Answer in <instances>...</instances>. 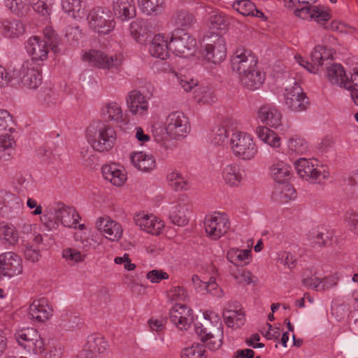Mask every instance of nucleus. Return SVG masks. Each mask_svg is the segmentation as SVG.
<instances>
[{
    "label": "nucleus",
    "instance_id": "obj_1",
    "mask_svg": "<svg viewBox=\"0 0 358 358\" xmlns=\"http://www.w3.org/2000/svg\"><path fill=\"white\" fill-rule=\"evenodd\" d=\"M203 315V322L196 323L195 331L206 347L211 351H215L222 344L223 324L220 315L216 313L206 311Z\"/></svg>",
    "mask_w": 358,
    "mask_h": 358
},
{
    "label": "nucleus",
    "instance_id": "obj_2",
    "mask_svg": "<svg viewBox=\"0 0 358 358\" xmlns=\"http://www.w3.org/2000/svg\"><path fill=\"white\" fill-rule=\"evenodd\" d=\"M87 137L94 150L108 152L115 143L116 132L112 127L99 122L90 125Z\"/></svg>",
    "mask_w": 358,
    "mask_h": 358
},
{
    "label": "nucleus",
    "instance_id": "obj_3",
    "mask_svg": "<svg viewBox=\"0 0 358 358\" xmlns=\"http://www.w3.org/2000/svg\"><path fill=\"white\" fill-rule=\"evenodd\" d=\"M231 148L234 154L243 159L250 160L255 157L257 148L250 134L236 131L230 139Z\"/></svg>",
    "mask_w": 358,
    "mask_h": 358
},
{
    "label": "nucleus",
    "instance_id": "obj_4",
    "mask_svg": "<svg viewBox=\"0 0 358 358\" xmlns=\"http://www.w3.org/2000/svg\"><path fill=\"white\" fill-rule=\"evenodd\" d=\"M295 168L299 176L309 182H320L329 177V173L314 159L301 158L296 162Z\"/></svg>",
    "mask_w": 358,
    "mask_h": 358
},
{
    "label": "nucleus",
    "instance_id": "obj_5",
    "mask_svg": "<svg viewBox=\"0 0 358 358\" xmlns=\"http://www.w3.org/2000/svg\"><path fill=\"white\" fill-rule=\"evenodd\" d=\"M89 25L99 34H109L115 26V22L110 12L106 8L96 7L88 15Z\"/></svg>",
    "mask_w": 358,
    "mask_h": 358
},
{
    "label": "nucleus",
    "instance_id": "obj_6",
    "mask_svg": "<svg viewBox=\"0 0 358 358\" xmlns=\"http://www.w3.org/2000/svg\"><path fill=\"white\" fill-rule=\"evenodd\" d=\"M13 76L14 80L18 79L29 89H36L42 83L38 65L33 60H27L24 62L20 69H14Z\"/></svg>",
    "mask_w": 358,
    "mask_h": 358
},
{
    "label": "nucleus",
    "instance_id": "obj_7",
    "mask_svg": "<svg viewBox=\"0 0 358 358\" xmlns=\"http://www.w3.org/2000/svg\"><path fill=\"white\" fill-rule=\"evenodd\" d=\"M203 224L207 236L214 241L224 236L230 229L227 216L218 212L206 215Z\"/></svg>",
    "mask_w": 358,
    "mask_h": 358
},
{
    "label": "nucleus",
    "instance_id": "obj_8",
    "mask_svg": "<svg viewBox=\"0 0 358 358\" xmlns=\"http://www.w3.org/2000/svg\"><path fill=\"white\" fill-rule=\"evenodd\" d=\"M84 59L93 66L103 69H117L122 64L124 57L121 54L108 55L99 50H91L86 52Z\"/></svg>",
    "mask_w": 358,
    "mask_h": 358
},
{
    "label": "nucleus",
    "instance_id": "obj_9",
    "mask_svg": "<svg viewBox=\"0 0 358 358\" xmlns=\"http://www.w3.org/2000/svg\"><path fill=\"white\" fill-rule=\"evenodd\" d=\"M188 129V119L184 113L175 111L170 113L166 119V136L158 138L157 141L164 140L167 137L178 138L186 136Z\"/></svg>",
    "mask_w": 358,
    "mask_h": 358
},
{
    "label": "nucleus",
    "instance_id": "obj_10",
    "mask_svg": "<svg viewBox=\"0 0 358 358\" xmlns=\"http://www.w3.org/2000/svg\"><path fill=\"white\" fill-rule=\"evenodd\" d=\"M196 40L189 33L176 30L171 38L169 48L180 57H187L194 52Z\"/></svg>",
    "mask_w": 358,
    "mask_h": 358
},
{
    "label": "nucleus",
    "instance_id": "obj_11",
    "mask_svg": "<svg viewBox=\"0 0 358 358\" xmlns=\"http://www.w3.org/2000/svg\"><path fill=\"white\" fill-rule=\"evenodd\" d=\"M15 337L19 345L29 352L40 354L44 351V341L34 328L20 330L15 334Z\"/></svg>",
    "mask_w": 358,
    "mask_h": 358
},
{
    "label": "nucleus",
    "instance_id": "obj_12",
    "mask_svg": "<svg viewBox=\"0 0 358 358\" xmlns=\"http://www.w3.org/2000/svg\"><path fill=\"white\" fill-rule=\"evenodd\" d=\"M207 40L203 53L204 57L208 62L219 64L226 57L225 41L217 33H213Z\"/></svg>",
    "mask_w": 358,
    "mask_h": 358
},
{
    "label": "nucleus",
    "instance_id": "obj_13",
    "mask_svg": "<svg viewBox=\"0 0 358 358\" xmlns=\"http://www.w3.org/2000/svg\"><path fill=\"white\" fill-rule=\"evenodd\" d=\"M231 64L233 71L241 74L257 67V58L250 50L238 48L231 57Z\"/></svg>",
    "mask_w": 358,
    "mask_h": 358
},
{
    "label": "nucleus",
    "instance_id": "obj_14",
    "mask_svg": "<svg viewBox=\"0 0 358 358\" xmlns=\"http://www.w3.org/2000/svg\"><path fill=\"white\" fill-rule=\"evenodd\" d=\"M285 104L292 111H302L307 108L309 101L298 83H294L292 87L286 88Z\"/></svg>",
    "mask_w": 358,
    "mask_h": 358
},
{
    "label": "nucleus",
    "instance_id": "obj_15",
    "mask_svg": "<svg viewBox=\"0 0 358 358\" xmlns=\"http://www.w3.org/2000/svg\"><path fill=\"white\" fill-rule=\"evenodd\" d=\"M170 321L179 329L187 330L193 320L192 310L185 304L176 303L169 310Z\"/></svg>",
    "mask_w": 358,
    "mask_h": 358
},
{
    "label": "nucleus",
    "instance_id": "obj_16",
    "mask_svg": "<svg viewBox=\"0 0 358 358\" xmlns=\"http://www.w3.org/2000/svg\"><path fill=\"white\" fill-rule=\"evenodd\" d=\"M22 259L17 254L8 252L0 255V273L12 278L22 273Z\"/></svg>",
    "mask_w": 358,
    "mask_h": 358
},
{
    "label": "nucleus",
    "instance_id": "obj_17",
    "mask_svg": "<svg viewBox=\"0 0 358 358\" xmlns=\"http://www.w3.org/2000/svg\"><path fill=\"white\" fill-rule=\"evenodd\" d=\"M96 224L97 229L110 241H117L122 237L123 231L122 226L108 217H99Z\"/></svg>",
    "mask_w": 358,
    "mask_h": 358
},
{
    "label": "nucleus",
    "instance_id": "obj_18",
    "mask_svg": "<svg viewBox=\"0 0 358 358\" xmlns=\"http://www.w3.org/2000/svg\"><path fill=\"white\" fill-rule=\"evenodd\" d=\"M258 117L264 124L273 128L282 124V114L279 110L271 104L262 106L258 110Z\"/></svg>",
    "mask_w": 358,
    "mask_h": 358
},
{
    "label": "nucleus",
    "instance_id": "obj_19",
    "mask_svg": "<svg viewBox=\"0 0 358 358\" xmlns=\"http://www.w3.org/2000/svg\"><path fill=\"white\" fill-rule=\"evenodd\" d=\"M52 309L48 304L46 298L34 300L29 306V314L31 319L43 322L48 320L52 315Z\"/></svg>",
    "mask_w": 358,
    "mask_h": 358
},
{
    "label": "nucleus",
    "instance_id": "obj_20",
    "mask_svg": "<svg viewBox=\"0 0 358 358\" xmlns=\"http://www.w3.org/2000/svg\"><path fill=\"white\" fill-rule=\"evenodd\" d=\"M48 42L39 36L31 37L27 44V50L31 56L33 61H44L48 58Z\"/></svg>",
    "mask_w": 358,
    "mask_h": 358
},
{
    "label": "nucleus",
    "instance_id": "obj_21",
    "mask_svg": "<svg viewBox=\"0 0 358 358\" xmlns=\"http://www.w3.org/2000/svg\"><path fill=\"white\" fill-rule=\"evenodd\" d=\"M55 216L62 225L69 228H76L80 218L74 208L65 206L64 203L57 205L55 209Z\"/></svg>",
    "mask_w": 358,
    "mask_h": 358
},
{
    "label": "nucleus",
    "instance_id": "obj_22",
    "mask_svg": "<svg viewBox=\"0 0 358 358\" xmlns=\"http://www.w3.org/2000/svg\"><path fill=\"white\" fill-rule=\"evenodd\" d=\"M196 19L195 15L185 9H178L172 15L171 22L176 30L183 31L193 27L196 23Z\"/></svg>",
    "mask_w": 358,
    "mask_h": 358
},
{
    "label": "nucleus",
    "instance_id": "obj_23",
    "mask_svg": "<svg viewBox=\"0 0 358 358\" xmlns=\"http://www.w3.org/2000/svg\"><path fill=\"white\" fill-rule=\"evenodd\" d=\"M103 178L115 186L120 187L127 180V174L124 169L116 164H106L102 166Z\"/></svg>",
    "mask_w": 358,
    "mask_h": 358
},
{
    "label": "nucleus",
    "instance_id": "obj_24",
    "mask_svg": "<svg viewBox=\"0 0 358 358\" xmlns=\"http://www.w3.org/2000/svg\"><path fill=\"white\" fill-rule=\"evenodd\" d=\"M241 85L250 90L259 89L264 82L265 75L257 67L239 74Z\"/></svg>",
    "mask_w": 358,
    "mask_h": 358
},
{
    "label": "nucleus",
    "instance_id": "obj_25",
    "mask_svg": "<svg viewBox=\"0 0 358 358\" xmlns=\"http://www.w3.org/2000/svg\"><path fill=\"white\" fill-rule=\"evenodd\" d=\"M134 220L136 225L142 230L153 235L159 234L164 227L162 221L158 220L154 215L138 214Z\"/></svg>",
    "mask_w": 358,
    "mask_h": 358
},
{
    "label": "nucleus",
    "instance_id": "obj_26",
    "mask_svg": "<svg viewBox=\"0 0 358 358\" xmlns=\"http://www.w3.org/2000/svg\"><path fill=\"white\" fill-rule=\"evenodd\" d=\"M127 105L134 115H143L148 109V103L145 96L138 90L131 91L127 97Z\"/></svg>",
    "mask_w": 358,
    "mask_h": 358
},
{
    "label": "nucleus",
    "instance_id": "obj_27",
    "mask_svg": "<svg viewBox=\"0 0 358 358\" xmlns=\"http://www.w3.org/2000/svg\"><path fill=\"white\" fill-rule=\"evenodd\" d=\"M113 12L122 21L128 20L136 16V7L134 0H113Z\"/></svg>",
    "mask_w": 358,
    "mask_h": 358
},
{
    "label": "nucleus",
    "instance_id": "obj_28",
    "mask_svg": "<svg viewBox=\"0 0 358 358\" xmlns=\"http://www.w3.org/2000/svg\"><path fill=\"white\" fill-rule=\"evenodd\" d=\"M189 213L190 206L189 202L187 200L182 199L172 208L169 217L174 224L185 226L188 223Z\"/></svg>",
    "mask_w": 358,
    "mask_h": 358
},
{
    "label": "nucleus",
    "instance_id": "obj_29",
    "mask_svg": "<svg viewBox=\"0 0 358 358\" xmlns=\"http://www.w3.org/2000/svg\"><path fill=\"white\" fill-rule=\"evenodd\" d=\"M327 76L329 80L334 85L341 87L350 88L349 80L348 79L343 67L338 64H333L327 69Z\"/></svg>",
    "mask_w": 358,
    "mask_h": 358
},
{
    "label": "nucleus",
    "instance_id": "obj_30",
    "mask_svg": "<svg viewBox=\"0 0 358 358\" xmlns=\"http://www.w3.org/2000/svg\"><path fill=\"white\" fill-rule=\"evenodd\" d=\"M132 164L139 171L149 172L155 167V159L152 155H147L143 152L132 153L130 155Z\"/></svg>",
    "mask_w": 358,
    "mask_h": 358
},
{
    "label": "nucleus",
    "instance_id": "obj_31",
    "mask_svg": "<svg viewBox=\"0 0 358 358\" xmlns=\"http://www.w3.org/2000/svg\"><path fill=\"white\" fill-rule=\"evenodd\" d=\"M103 115L108 120L114 121L120 127L127 125L129 122L126 115H123L120 105L115 102L108 103L103 109Z\"/></svg>",
    "mask_w": 358,
    "mask_h": 358
},
{
    "label": "nucleus",
    "instance_id": "obj_32",
    "mask_svg": "<svg viewBox=\"0 0 358 358\" xmlns=\"http://www.w3.org/2000/svg\"><path fill=\"white\" fill-rule=\"evenodd\" d=\"M169 43L164 35L157 34L150 45L149 51L152 57L165 59L169 56Z\"/></svg>",
    "mask_w": 358,
    "mask_h": 358
},
{
    "label": "nucleus",
    "instance_id": "obj_33",
    "mask_svg": "<svg viewBox=\"0 0 358 358\" xmlns=\"http://www.w3.org/2000/svg\"><path fill=\"white\" fill-rule=\"evenodd\" d=\"M292 168L283 162H278L271 167V173L273 180L278 183H285L291 178Z\"/></svg>",
    "mask_w": 358,
    "mask_h": 358
},
{
    "label": "nucleus",
    "instance_id": "obj_34",
    "mask_svg": "<svg viewBox=\"0 0 358 358\" xmlns=\"http://www.w3.org/2000/svg\"><path fill=\"white\" fill-rule=\"evenodd\" d=\"M222 178L224 182L231 186H238L242 180L240 169L236 164L227 165L222 171Z\"/></svg>",
    "mask_w": 358,
    "mask_h": 358
},
{
    "label": "nucleus",
    "instance_id": "obj_35",
    "mask_svg": "<svg viewBox=\"0 0 358 358\" xmlns=\"http://www.w3.org/2000/svg\"><path fill=\"white\" fill-rule=\"evenodd\" d=\"M223 318L229 327L234 329L239 328L245 322V314L241 310H224Z\"/></svg>",
    "mask_w": 358,
    "mask_h": 358
},
{
    "label": "nucleus",
    "instance_id": "obj_36",
    "mask_svg": "<svg viewBox=\"0 0 358 358\" xmlns=\"http://www.w3.org/2000/svg\"><path fill=\"white\" fill-rule=\"evenodd\" d=\"M258 137L264 143L273 148H279L280 138L267 127L259 126L256 129Z\"/></svg>",
    "mask_w": 358,
    "mask_h": 358
},
{
    "label": "nucleus",
    "instance_id": "obj_37",
    "mask_svg": "<svg viewBox=\"0 0 358 358\" xmlns=\"http://www.w3.org/2000/svg\"><path fill=\"white\" fill-rule=\"evenodd\" d=\"M330 56V52L327 51L326 47L317 45L311 52V63L310 66L315 71V73L318 71V68L323 64V61L327 59Z\"/></svg>",
    "mask_w": 358,
    "mask_h": 358
},
{
    "label": "nucleus",
    "instance_id": "obj_38",
    "mask_svg": "<svg viewBox=\"0 0 358 358\" xmlns=\"http://www.w3.org/2000/svg\"><path fill=\"white\" fill-rule=\"evenodd\" d=\"M87 345L88 348L85 350V357L84 355H80L81 357H83V358H94L95 353H103L107 344L103 338L97 337L93 338L92 341H88Z\"/></svg>",
    "mask_w": 358,
    "mask_h": 358
},
{
    "label": "nucleus",
    "instance_id": "obj_39",
    "mask_svg": "<svg viewBox=\"0 0 358 358\" xmlns=\"http://www.w3.org/2000/svg\"><path fill=\"white\" fill-rule=\"evenodd\" d=\"M2 31L5 36L10 38L22 34L24 31V27L18 20L5 22L2 24Z\"/></svg>",
    "mask_w": 358,
    "mask_h": 358
},
{
    "label": "nucleus",
    "instance_id": "obj_40",
    "mask_svg": "<svg viewBox=\"0 0 358 358\" xmlns=\"http://www.w3.org/2000/svg\"><path fill=\"white\" fill-rule=\"evenodd\" d=\"M130 34L137 41H143L148 33V28L145 21L137 20L133 21L129 26Z\"/></svg>",
    "mask_w": 358,
    "mask_h": 358
},
{
    "label": "nucleus",
    "instance_id": "obj_41",
    "mask_svg": "<svg viewBox=\"0 0 358 358\" xmlns=\"http://www.w3.org/2000/svg\"><path fill=\"white\" fill-rule=\"evenodd\" d=\"M275 200L281 203H287L295 196V190L289 185H285L280 187H276L273 193Z\"/></svg>",
    "mask_w": 358,
    "mask_h": 358
},
{
    "label": "nucleus",
    "instance_id": "obj_42",
    "mask_svg": "<svg viewBox=\"0 0 358 358\" xmlns=\"http://www.w3.org/2000/svg\"><path fill=\"white\" fill-rule=\"evenodd\" d=\"M181 358H206L203 345L196 343L184 348L180 354Z\"/></svg>",
    "mask_w": 358,
    "mask_h": 358
},
{
    "label": "nucleus",
    "instance_id": "obj_43",
    "mask_svg": "<svg viewBox=\"0 0 358 358\" xmlns=\"http://www.w3.org/2000/svg\"><path fill=\"white\" fill-rule=\"evenodd\" d=\"M250 251L248 250L231 249L227 252V259L235 265H242L248 258Z\"/></svg>",
    "mask_w": 358,
    "mask_h": 358
},
{
    "label": "nucleus",
    "instance_id": "obj_44",
    "mask_svg": "<svg viewBox=\"0 0 358 358\" xmlns=\"http://www.w3.org/2000/svg\"><path fill=\"white\" fill-rule=\"evenodd\" d=\"M143 10L148 15L160 13L164 8V0H142Z\"/></svg>",
    "mask_w": 358,
    "mask_h": 358
},
{
    "label": "nucleus",
    "instance_id": "obj_45",
    "mask_svg": "<svg viewBox=\"0 0 358 358\" xmlns=\"http://www.w3.org/2000/svg\"><path fill=\"white\" fill-rule=\"evenodd\" d=\"M232 7L239 13L245 16L253 15L255 5L250 0H240L234 2Z\"/></svg>",
    "mask_w": 358,
    "mask_h": 358
},
{
    "label": "nucleus",
    "instance_id": "obj_46",
    "mask_svg": "<svg viewBox=\"0 0 358 358\" xmlns=\"http://www.w3.org/2000/svg\"><path fill=\"white\" fill-rule=\"evenodd\" d=\"M333 231L322 228L317 231L315 236H313V243L319 246H325L330 243L333 237Z\"/></svg>",
    "mask_w": 358,
    "mask_h": 358
},
{
    "label": "nucleus",
    "instance_id": "obj_47",
    "mask_svg": "<svg viewBox=\"0 0 358 358\" xmlns=\"http://www.w3.org/2000/svg\"><path fill=\"white\" fill-rule=\"evenodd\" d=\"M194 93H196L195 99H196L197 103L208 104L215 101L216 97L210 89H198Z\"/></svg>",
    "mask_w": 358,
    "mask_h": 358
},
{
    "label": "nucleus",
    "instance_id": "obj_48",
    "mask_svg": "<svg viewBox=\"0 0 358 358\" xmlns=\"http://www.w3.org/2000/svg\"><path fill=\"white\" fill-rule=\"evenodd\" d=\"M350 88H348L351 92V97L355 104L358 105V66L353 69L351 78L349 80Z\"/></svg>",
    "mask_w": 358,
    "mask_h": 358
},
{
    "label": "nucleus",
    "instance_id": "obj_49",
    "mask_svg": "<svg viewBox=\"0 0 358 358\" xmlns=\"http://www.w3.org/2000/svg\"><path fill=\"white\" fill-rule=\"evenodd\" d=\"M44 36L46 38L45 42H48V45H49L51 48V50L54 52H59V39L55 32L50 28H46L44 30Z\"/></svg>",
    "mask_w": 358,
    "mask_h": 358
},
{
    "label": "nucleus",
    "instance_id": "obj_50",
    "mask_svg": "<svg viewBox=\"0 0 358 358\" xmlns=\"http://www.w3.org/2000/svg\"><path fill=\"white\" fill-rule=\"evenodd\" d=\"M62 257L68 261L78 263L83 262L86 255L81 254L80 252L75 248H69L63 250Z\"/></svg>",
    "mask_w": 358,
    "mask_h": 358
},
{
    "label": "nucleus",
    "instance_id": "obj_51",
    "mask_svg": "<svg viewBox=\"0 0 358 358\" xmlns=\"http://www.w3.org/2000/svg\"><path fill=\"white\" fill-rule=\"evenodd\" d=\"M209 23L210 28L215 30L225 29L227 26L224 17L217 12H214L210 16Z\"/></svg>",
    "mask_w": 358,
    "mask_h": 358
},
{
    "label": "nucleus",
    "instance_id": "obj_52",
    "mask_svg": "<svg viewBox=\"0 0 358 358\" xmlns=\"http://www.w3.org/2000/svg\"><path fill=\"white\" fill-rule=\"evenodd\" d=\"M168 297L172 301H185L187 297V291L182 287H174L168 292Z\"/></svg>",
    "mask_w": 358,
    "mask_h": 358
},
{
    "label": "nucleus",
    "instance_id": "obj_53",
    "mask_svg": "<svg viewBox=\"0 0 358 358\" xmlns=\"http://www.w3.org/2000/svg\"><path fill=\"white\" fill-rule=\"evenodd\" d=\"M213 133L212 141L214 144L218 145L224 143L229 136V132L224 127H217V129L213 131Z\"/></svg>",
    "mask_w": 358,
    "mask_h": 358
},
{
    "label": "nucleus",
    "instance_id": "obj_54",
    "mask_svg": "<svg viewBox=\"0 0 358 358\" xmlns=\"http://www.w3.org/2000/svg\"><path fill=\"white\" fill-rule=\"evenodd\" d=\"M13 120L11 115L6 110H0V131L13 129Z\"/></svg>",
    "mask_w": 358,
    "mask_h": 358
},
{
    "label": "nucleus",
    "instance_id": "obj_55",
    "mask_svg": "<svg viewBox=\"0 0 358 358\" xmlns=\"http://www.w3.org/2000/svg\"><path fill=\"white\" fill-rule=\"evenodd\" d=\"M0 236L10 244H14L18 240L17 234L8 226H3L0 228Z\"/></svg>",
    "mask_w": 358,
    "mask_h": 358
},
{
    "label": "nucleus",
    "instance_id": "obj_56",
    "mask_svg": "<svg viewBox=\"0 0 358 358\" xmlns=\"http://www.w3.org/2000/svg\"><path fill=\"white\" fill-rule=\"evenodd\" d=\"M13 138L9 134L0 136V152L7 151L8 156L10 155L13 146L15 144Z\"/></svg>",
    "mask_w": 358,
    "mask_h": 358
},
{
    "label": "nucleus",
    "instance_id": "obj_57",
    "mask_svg": "<svg viewBox=\"0 0 358 358\" xmlns=\"http://www.w3.org/2000/svg\"><path fill=\"white\" fill-rule=\"evenodd\" d=\"M233 276L236 282L241 285H247L253 282L251 273L245 270H238L234 273Z\"/></svg>",
    "mask_w": 358,
    "mask_h": 358
},
{
    "label": "nucleus",
    "instance_id": "obj_58",
    "mask_svg": "<svg viewBox=\"0 0 358 358\" xmlns=\"http://www.w3.org/2000/svg\"><path fill=\"white\" fill-rule=\"evenodd\" d=\"M147 279L152 283H159L162 280H167L169 278V274L163 270L153 269L146 274Z\"/></svg>",
    "mask_w": 358,
    "mask_h": 358
},
{
    "label": "nucleus",
    "instance_id": "obj_59",
    "mask_svg": "<svg viewBox=\"0 0 358 358\" xmlns=\"http://www.w3.org/2000/svg\"><path fill=\"white\" fill-rule=\"evenodd\" d=\"M192 282L196 288L206 289L208 291L216 289L217 285L215 282H212L211 279L208 282H203L197 275H193Z\"/></svg>",
    "mask_w": 358,
    "mask_h": 358
},
{
    "label": "nucleus",
    "instance_id": "obj_60",
    "mask_svg": "<svg viewBox=\"0 0 358 358\" xmlns=\"http://www.w3.org/2000/svg\"><path fill=\"white\" fill-rule=\"evenodd\" d=\"M82 0H62V9L66 12H78L81 8Z\"/></svg>",
    "mask_w": 358,
    "mask_h": 358
},
{
    "label": "nucleus",
    "instance_id": "obj_61",
    "mask_svg": "<svg viewBox=\"0 0 358 358\" xmlns=\"http://www.w3.org/2000/svg\"><path fill=\"white\" fill-rule=\"evenodd\" d=\"M48 1H32L31 4L33 9L40 15L43 16L49 15L50 13V8L47 3Z\"/></svg>",
    "mask_w": 358,
    "mask_h": 358
},
{
    "label": "nucleus",
    "instance_id": "obj_62",
    "mask_svg": "<svg viewBox=\"0 0 358 358\" xmlns=\"http://www.w3.org/2000/svg\"><path fill=\"white\" fill-rule=\"evenodd\" d=\"M311 19H314L319 23L328 21L330 19V15L328 13L320 8L317 6H314Z\"/></svg>",
    "mask_w": 358,
    "mask_h": 358
},
{
    "label": "nucleus",
    "instance_id": "obj_63",
    "mask_svg": "<svg viewBox=\"0 0 358 358\" xmlns=\"http://www.w3.org/2000/svg\"><path fill=\"white\" fill-rule=\"evenodd\" d=\"M333 31H339L341 33L352 34L355 29L349 25L345 24L344 22L333 21L331 23V27Z\"/></svg>",
    "mask_w": 358,
    "mask_h": 358
},
{
    "label": "nucleus",
    "instance_id": "obj_64",
    "mask_svg": "<svg viewBox=\"0 0 358 358\" xmlns=\"http://www.w3.org/2000/svg\"><path fill=\"white\" fill-rule=\"evenodd\" d=\"M314 6L312 4L303 5L300 8H296L294 13L302 19H311Z\"/></svg>",
    "mask_w": 358,
    "mask_h": 358
}]
</instances>
